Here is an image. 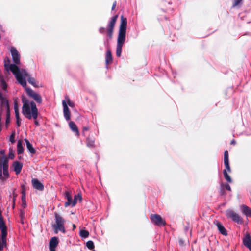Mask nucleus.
<instances>
[{"label": "nucleus", "instance_id": "2f4dec72", "mask_svg": "<svg viewBox=\"0 0 251 251\" xmlns=\"http://www.w3.org/2000/svg\"><path fill=\"white\" fill-rule=\"evenodd\" d=\"M0 86L3 90H4V91L6 90L7 87V84L6 83L5 81L2 79H1L0 80Z\"/></svg>", "mask_w": 251, "mask_h": 251}, {"label": "nucleus", "instance_id": "a18cd8bd", "mask_svg": "<svg viewBox=\"0 0 251 251\" xmlns=\"http://www.w3.org/2000/svg\"><path fill=\"white\" fill-rule=\"evenodd\" d=\"M4 152H5V151H4V150H1L0 151V153L2 155H4Z\"/></svg>", "mask_w": 251, "mask_h": 251}, {"label": "nucleus", "instance_id": "20e7f679", "mask_svg": "<svg viewBox=\"0 0 251 251\" xmlns=\"http://www.w3.org/2000/svg\"><path fill=\"white\" fill-rule=\"evenodd\" d=\"M65 220L57 213H55V224L53 225V228L55 233L59 231L63 233L66 232L64 227Z\"/></svg>", "mask_w": 251, "mask_h": 251}, {"label": "nucleus", "instance_id": "de8ad7c7", "mask_svg": "<svg viewBox=\"0 0 251 251\" xmlns=\"http://www.w3.org/2000/svg\"><path fill=\"white\" fill-rule=\"evenodd\" d=\"M179 243L180 245H182L183 244V241H182V239H180L179 240Z\"/></svg>", "mask_w": 251, "mask_h": 251}, {"label": "nucleus", "instance_id": "4c0bfd02", "mask_svg": "<svg viewBox=\"0 0 251 251\" xmlns=\"http://www.w3.org/2000/svg\"><path fill=\"white\" fill-rule=\"evenodd\" d=\"M4 66H5V63L8 64L9 66L11 65H14V64H9L10 60H9V59L8 58H5L4 60Z\"/></svg>", "mask_w": 251, "mask_h": 251}, {"label": "nucleus", "instance_id": "8fccbe9b", "mask_svg": "<svg viewBox=\"0 0 251 251\" xmlns=\"http://www.w3.org/2000/svg\"><path fill=\"white\" fill-rule=\"evenodd\" d=\"M34 123L36 125H38V122L36 120L35 121Z\"/></svg>", "mask_w": 251, "mask_h": 251}, {"label": "nucleus", "instance_id": "b1692460", "mask_svg": "<svg viewBox=\"0 0 251 251\" xmlns=\"http://www.w3.org/2000/svg\"><path fill=\"white\" fill-rule=\"evenodd\" d=\"M25 141L26 145V147H27V149L31 153H32V154L35 153V150H34V149L32 147V145L30 143V142L27 139H25Z\"/></svg>", "mask_w": 251, "mask_h": 251}, {"label": "nucleus", "instance_id": "f03ea898", "mask_svg": "<svg viewBox=\"0 0 251 251\" xmlns=\"http://www.w3.org/2000/svg\"><path fill=\"white\" fill-rule=\"evenodd\" d=\"M126 26L127 19L122 15L116 47V55L118 57L121 55L122 47L126 40Z\"/></svg>", "mask_w": 251, "mask_h": 251}, {"label": "nucleus", "instance_id": "f704fd0d", "mask_svg": "<svg viewBox=\"0 0 251 251\" xmlns=\"http://www.w3.org/2000/svg\"><path fill=\"white\" fill-rule=\"evenodd\" d=\"M224 164H225V167H226V169L227 170V171L229 172H230L231 169H230V168L229 166V162H224Z\"/></svg>", "mask_w": 251, "mask_h": 251}, {"label": "nucleus", "instance_id": "a211bd4d", "mask_svg": "<svg viewBox=\"0 0 251 251\" xmlns=\"http://www.w3.org/2000/svg\"><path fill=\"white\" fill-rule=\"evenodd\" d=\"M14 171L16 175L19 174L22 169L23 164L19 161H15L13 164Z\"/></svg>", "mask_w": 251, "mask_h": 251}, {"label": "nucleus", "instance_id": "7ed1b4c3", "mask_svg": "<svg viewBox=\"0 0 251 251\" xmlns=\"http://www.w3.org/2000/svg\"><path fill=\"white\" fill-rule=\"evenodd\" d=\"M23 105L22 113L24 116L28 119L33 118L36 120L38 117V111L36 104L33 101L23 100Z\"/></svg>", "mask_w": 251, "mask_h": 251}, {"label": "nucleus", "instance_id": "ddd939ff", "mask_svg": "<svg viewBox=\"0 0 251 251\" xmlns=\"http://www.w3.org/2000/svg\"><path fill=\"white\" fill-rule=\"evenodd\" d=\"M32 184L33 187L38 190L42 191L44 189V185L37 179H33L32 180Z\"/></svg>", "mask_w": 251, "mask_h": 251}, {"label": "nucleus", "instance_id": "c85d7f7f", "mask_svg": "<svg viewBox=\"0 0 251 251\" xmlns=\"http://www.w3.org/2000/svg\"><path fill=\"white\" fill-rule=\"evenodd\" d=\"M223 174H224V177L226 179V180L227 181H228V182H232L231 178H230V176L227 174L226 170H224Z\"/></svg>", "mask_w": 251, "mask_h": 251}, {"label": "nucleus", "instance_id": "6e6552de", "mask_svg": "<svg viewBox=\"0 0 251 251\" xmlns=\"http://www.w3.org/2000/svg\"><path fill=\"white\" fill-rule=\"evenodd\" d=\"M25 91L27 94L34 99L37 102L39 103H41L42 102V98L39 94L36 93L29 88H26Z\"/></svg>", "mask_w": 251, "mask_h": 251}, {"label": "nucleus", "instance_id": "2eb2a0df", "mask_svg": "<svg viewBox=\"0 0 251 251\" xmlns=\"http://www.w3.org/2000/svg\"><path fill=\"white\" fill-rule=\"evenodd\" d=\"M0 101L2 107L5 108L7 111L10 110L8 100L5 97L2 96L1 94H0Z\"/></svg>", "mask_w": 251, "mask_h": 251}, {"label": "nucleus", "instance_id": "393cba45", "mask_svg": "<svg viewBox=\"0 0 251 251\" xmlns=\"http://www.w3.org/2000/svg\"><path fill=\"white\" fill-rule=\"evenodd\" d=\"M17 153L18 154H22L24 151V149L22 146V141L21 140H19L18 141L17 146Z\"/></svg>", "mask_w": 251, "mask_h": 251}, {"label": "nucleus", "instance_id": "79ce46f5", "mask_svg": "<svg viewBox=\"0 0 251 251\" xmlns=\"http://www.w3.org/2000/svg\"><path fill=\"white\" fill-rule=\"evenodd\" d=\"M22 200L23 202L25 201V195H23L22 197Z\"/></svg>", "mask_w": 251, "mask_h": 251}, {"label": "nucleus", "instance_id": "72a5a7b5", "mask_svg": "<svg viewBox=\"0 0 251 251\" xmlns=\"http://www.w3.org/2000/svg\"><path fill=\"white\" fill-rule=\"evenodd\" d=\"M10 123V110L7 111L6 125L7 126Z\"/></svg>", "mask_w": 251, "mask_h": 251}, {"label": "nucleus", "instance_id": "1a4fd4ad", "mask_svg": "<svg viewBox=\"0 0 251 251\" xmlns=\"http://www.w3.org/2000/svg\"><path fill=\"white\" fill-rule=\"evenodd\" d=\"M150 219L152 223L158 226H164L165 224V220L162 219L159 215L151 214Z\"/></svg>", "mask_w": 251, "mask_h": 251}, {"label": "nucleus", "instance_id": "f257e3e1", "mask_svg": "<svg viewBox=\"0 0 251 251\" xmlns=\"http://www.w3.org/2000/svg\"><path fill=\"white\" fill-rule=\"evenodd\" d=\"M6 70L11 71L15 76L18 82L24 88L26 89V79H28V82L34 86H35V80L34 78L30 77L29 74L25 70H20L19 68L15 65L8 66V64H5Z\"/></svg>", "mask_w": 251, "mask_h": 251}, {"label": "nucleus", "instance_id": "39448f33", "mask_svg": "<svg viewBox=\"0 0 251 251\" xmlns=\"http://www.w3.org/2000/svg\"><path fill=\"white\" fill-rule=\"evenodd\" d=\"M8 159L4 156L0 162V179L4 180L9 176Z\"/></svg>", "mask_w": 251, "mask_h": 251}, {"label": "nucleus", "instance_id": "cd10ccee", "mask_svg": "<svg viewBox=\"0 0 251 251\" xmlns=\"http://www.w3.org/2000/svg\"><path fill=\"white\" fill-rule=\"evenodd\" d=\"M89 232L85 230H81L80 231L79 235L82 238H87L89 236Z\"/></svg>", "mask_w": 251, "mask_h": 251}, {"label": "nucleus", "instance_id": "0eeeda50", "mask_svg": "<svg viewBox=\"0 0 251 251\" xmlns=\"http://www.w3.org/2000/svg\"><path fill=\"white\" fill-rule=\"evenodd\" d=\"M226 215L227 218L231 219L233 221L238 224H242V218L235 212L232 210H227L226 212Z\"/></svg>", "mask_w": 251, "mask_h": 251}, {"label": "nucleus", "instance_id": "c756f323", "mask_svg": "<svg viewBox=\"0 0 251 251\" xmlns=\"http://www.w3.org/2000/svg\"><path fill=\"white\" fill-rule=\"evenodd\" d=\"M64 100L66 102L67 105H68L70 107L72 108L75 107V103L71 101L68 97H65V100Z\"/></svg>", "mask_w": 251, "mask_h": 251}, {"label": "nucleus", "instance_id": "bb28decb", "mask_svg": "<svg viewBox=\"0 0 251 251\" xmlns=\"http://www.w3.org/2000/svg\"><path fill=\"white\" fill-rule=\"evenodd\" d=\"M87 146L88 147H93L94 146V140L90 138H87Z\"/></svg>", "mask_w": 251, "mask_h": 251}, {"label": "nucleus", "instance_id": "49530a36", "mask_svg": "<svg viewBox=\"0 0 251 251\" xmlns=\"http://www.w3.org/2000/svg\"><path fill=\"white\" fill-rule=\"evenodd\" d=\"M9 158H13V157H14V154H12V153H10L9 154Z\"/></svg>", "mask_w": 251, "mask_h": 251}, {"label": "nucleus", "instance_id": "c03bdc74", "mask_svg": "<svg viewBox=\"0 0 251 251\" xmlns=\"http://www.w3.org/2000/svg\"><path fill=\"white\" fill-rule=\"evenodd\" d=\"M50 251H55V248H52V247H49Z\"/></svg>", "mask_w": 251, "mask_h": 251}, {"label": "nucleus", "instance_id": "3c124183", "mask_svg": "<svg viewBox=\"0 0 251 251\" xmlns=\"http://www.w3.org/2000/svg\"><path fill=\"white\" fill-rule=\"evenodd\" d=\"M73 229L76 228V226L75 224H73Z\"/></svg>", "mask_w": 251, "mask_h": 251}, {"label": "nucleus", "instance_id": "7c9ffc66", "mask_svg": "<svg viewBox=\"0 0 251 251\" xmlns=\"http://www.w3.org/2000/svg\"><path fill=\"white\" fill-rule=\"evenodd\" d=\"M86 246L90 250L93 249L95 247L94 243L92 241H88L86 243Z\"/></svg>", "mask_w": 251, "mask_h": 251}, {"label": "nucleus", "instance_id": "423d86ee", "mask_svg": "<svg viewBox=\"0 0 251 251\" xmlns=\"http://www.w3.org/2000/svg\"><path fill=\"white\" fill-rule=\"evenodd\" d=\"M118 16V15H116L113 16L109 21L107 28V37L106 39V41H104V45L105 46H108L109 44V41L112 39L113 36V29L117 21V18Z\"/></svg>", "mask_w": 251, "mask_h": 251}, {"label": "nucleus", "instance_id": "9b49d317", "mask_svg": "<svg viewBox=\"0 0 251 251\" xmlns=\"http://www.w3.org/2000/svg\"><path fill=\"white\" fill-rule=\"evenodd\" d=\"M243 243L244 245L251 251V237L249 233H245L243 239Z\"/></svg>", "mask_w": 251, "mask_h": 251}, {"label": "nucleus", "instance_id": "9d476101", "mask_svg": "<svg viewBox=\"0 0 251 251\" xmlns=\"http://www.w3.org/2000/svg\"><path fill=\"white\" fill-rule=\"evenodd\" d=\"M10 51L12 56V59L14 63L16 64H20V56L18 51L14 47H11Z\"/></svg>", "mask_w": 251, "mask_h": 251}, {"label": "nucleus", "instance_id": "f8f14e48", "mask_svg": "<svg viewBox=\"0 0 251 251\" xmlns=\"http://www.w3.org/2000/svg\"><path fill=\"white\" fill-rule=\"evenodd\" d=\"M62 105L63 107V114L65 119L67 121H69L70 120L71 113L67 106L66 102L65 100L62 101Z\"/></svg>", "mask_w": 251, "mask_h": 251}, {"label": "nucleus", "instance_id": "e433bc0d", "mask_svg": "<svg viewBox=\"0 0 251 251\" xmlns=\"http://www.w3.org/2000/svg\"><path fill=\"white\" fill-rule=\"evenodd\" d=\"M242 1V0H234V3L233 4V7L237 6Z\"/></svg>", "mask_w": 251, "mask_h": 251}, {"label": "nucleus", "instance_id": "f3484780", "mask_svg": "<svg viewBox=\"0 0 251 251\" xmlns=\"http://www.w3.org/2000/svg\"><path fill=\"white\" fill-rule=\"evenodd\" d=\"M14 109L15 113V117L16 118L17 125L18 126H20L21 120H20V117H19L18 106V104L16 101H14Z\"/></svg>", "mask_w": 251, "mask_h": 251}, {"label": "nucleus", "instance_id": "4be33fe9", "mask_svg": "<svg viewBox=\"0 0 251 251\" xmlns=\"http://www.w3.org/2000/svg\"><path fill=\"white\" fill-rule=\"evenodd\" d=\"M58 244V238L56 237H52L49 243V247L55 248Z\"/></svg>", "mask_w": 251, "mask_h": 251}, {"label": "nucleus", "instance_id": "dca6fc26", "mask_svg": "<svg viewBox=\"0 0 251 251\" xmlns=\"http://www.w3.org/2000/svg\"><path fill=\"white\" fill-rule=\"evenodd\" d=\"M65 198L67 200V201L64 204V206L66 207L71 205L72 206V196L71 192L69 191H66L65 193Z\"/></svg>", "mask_w": 251, "mask_h": 251}, {"label": "nucleus", "instance_id": "a878e982", "mask_svg": "<svg viewBox=\"0 0 251 251\" xmlns=\"http://www.w3.org/2000/svg\"><path fill=\"white\" fill-rule=\"evenodd\" d=\"M78 200H79L80 201H81L82 200V197L79 194L75 196L74 199L72 202V206H74L76 204Z\"/></svg>", "mask_w": 251, "mask_h": 251}, {"label": "nucleus", "instance_id": "37998d69", "mask_svg": "<svg viewBox=\"0 0 251 251\" xmlns=\"http://www.w3.org/2000/svg\"><path fill=\"white\" fill-rule=\"evenodd\" d=\"M89 130V128L87 127H84L83 128V132H84L85 131H88Z\"/></svg>", "mask_w": 251, "mask_h": 251}, {"label": "nucleus", "instance_id": "603ef678", "mask_svg": "<svg viewBox=\"0 0 251 251\" xmlns=\"http://www.w3.org/2000/svg\"><path fill=\"white\" fill-rule=\"evenodd\" d=\"M92 251H95V250H93Z\"/></svg>", "mask_w": 251, "mask_h": 251}, {"label": "nucleus", "instance_id": "c9c22d12", "mask_svg": "<svg viewBox=\"0 0 251 251\" xmlns=\"http://www.w3.org/2000/svg\"><path fill=\"white\" fill-rule=\"evenodd\" d=\"M15 133H13L10 137V141L11 143H13L15 142Z\"/></svg>", "mask_w": 251, "mask_h": 251}, {"label": "nucleus", "instance_id": "58836bf2", "mask_svg": "<svg viewBox=\"0 0 251 251\" xmlns=\"http://www.w3.org/2000/svg\"><path fill=\"white\" fill-rule=\"evenodd\" d=\"M99 32L101 33V34H103L105 32V28L104 27H100L99 29Z\"/></svg>", "mask_w": 251, "mask_h": 251}, {"label": "nucleus", "instance_id": "a19ab883", "mask_svg": "<svg viewBox=\"0 0 251 251\" xmlns=\"http://www.w3.org/2000/svg\"><path fill=\"white\" fill-rule=\"evenodd\" d=\"M116 6V2L114 1L112 5V10H114Z\"/></svg>", "mask_w": 251, "mask_h": 251}, {"label": "nucleus", "instance_id": "412c9836", "mask_svg": "<svg viewBox=\"0 0 251 251\" xmlns=\"http://www.w3.org/2000/svg\"><path fill=\"white\" fill-rule=\"evenodd\" d=\"M69 127L75 133V134L78 136L79 135L78 129L76 125V124L72 121H70L69 123Z\"/></svg>", "mask_w": 251, "mask_h": 251}, {"label": "nucleus", "instance_id": "aec40b11", "mask_svg": "<svg viewBox=\"0 0 251 251\" xmlns=\"http://www.w3.org/2000/svg\"><path fill=\"white\" fill-rule=\"evenodd\" d=\"M0 228L1 230V240L4 243L6 241V237L7 235L6 227L5 224L0 225Z\"/></svg>", "mask_w": 251, "mask_h": 251}, {"label": "nucleus", "instance_id": "5701e85b", "mask_svg": "<svg viewBox=\"0 0 251 251\" xmlns=\"http://www.w3.org/2000/svg\"><path fill=\"white\" fill-rule=\"evenodd\" d=\"M112 61V53L109 50H108L105 55V63L106 64L111 63Z\"/></svg>", "mask_w": 251, "mask_h": 251}, {"label": "nucleus", "instance_id": "09e8293b", "mask_svg": "<svg viewBox=\"0 0 251 251\" xmlns=\"http://www.w3.org/2000/svg\"><path fill=\"white\" fill-rule=\"evenodd\" d=\"M231 144H235V141L234 140L231 141Z\"/></svg>", "mask_w": 251, "mask_h": 251}, {"label": "nucleus", "instance_id": "6ab92c4d", "mask_svg": "<svg viewBox=\"0 0 251 251\" xmlns=\"http://www.w3.org/2000/svg\"><path fill=\"white\" fill-rule=\"evenodd\" d=\"M240 208L243 214L245 215L247 217H251V208L245 205H241Z\"/></svg>", "mask_w": 251, "mask_h": 251}, {"label": "nucleus", "instance_id": "4468645a", "mask_svg": "<svg viewBox=\"0 0 251 251\" xmlns=\"http://www.w3.org/2000/svg\"><path fill=\"white\" fill-rule=\"evenodd\" d=\"M214 223L216 225L218 230L222 234H223V235H225V236L227 235V232L224 226L222 225V224L220 222L216 221L214 222Z\"/></svg>", "mask_w": 251, "mask_h": 251}, {"label": "nucleus", "instance_id": "473e14b6", "mask_svg": "<svg viewBox=\"0 0 251 251\" xmlns=\"http://www.w3.org/2000/svg\"><path fill=\"white\" fill-rule=\"evenodd\" d=\"M229 162L228 160V153L227 150L224 152V162Z\"/></svg>", "mask_w": 251, "mask_h": 251}, {"label": "nucleus", "instance_id": "ea45409f", "mask_svg": "<svg viewBox=\"0 0 251 251\" xmlns=\"http://www.w3.org/2000/svg\"><path fill=\"white\" fill-rule=\"evenodd\" d=\"M225 186L226 190L228 191H231V188L229 184H226Z\"/></svg>", "mask_w": 251, "mask_h": 251}]
</instances>
